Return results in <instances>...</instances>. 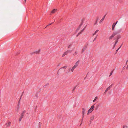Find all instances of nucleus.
Returning <instances> with one entry per match:
<instances>
[{"label": "nucleus", "instance_id": "obj_35", "mask_svg": "<svg viewBox=\"0 0 128 128\" xmlns=\"http://www.w3.org/2000/svg\"><path fill=\"white\" fill-rule=\"evenodd\" d=\"M72 45V44H70V45L69 46H68V48H70L71 47V46Z\"/></svg>", "mask_w": 128, "mask_h": 128}, {"label": "nucleus", "instance_id": "obj_39", "mask_svg": "<svg viewBox=\"0 0 128 128\" xmlns=\"http://www.w3.org/2000/svg\"><path fill=\"white\" fill-rule=\"evenodd\" d=\"M22 96H21V97H20V100H21V97H22ZM20 100H19V103H20Z\"/></svg>", "mask_w": 128, "mask_h": 128}, {"label": "nucleus", "instance_id": "obj_10", "mask_svg": "<svg viewBox=\"0 0 128 128\" xmlns=\"http://www.w3.org/2000/svg\"><path fill=\"white\" fill-rule=\"evenodd\" d=\"M86 28V27H84V28L80 32H79L78 34L77 35L76 37H78L80 34H81L84 31V30Z\"/></svg>", "mask_w": 128, "mask_h": 128}, {"label": "nucleus", "instance_id": "obj_46", "mask_svg": "<svg viewBox=\"0 0 128 128\" xmlns=\"http://www.w3.org/2000/svg\"><path fill=\"white\" fill-rule=\"evenodd\" d=\"M118 0L120 2H121V0Z\"/></svg>", "mask_w": 128, "mask_h": 128}, {"label": "nucleus", "instance_id": "obj_34", "mask_svg": "<svg viewBox=\"0 0 128 128\" xmlns=\"http://www.w3.org/2000/svg\"><path fill=\"white\" fill-rule=\"evenodd\" d=\"M55 20H54V22H52V23H51V24H49L48 25V26H49L50 25L52 24H53V23L54 22H55Z\"/></svg>", "mask_w": 128, "mask_h": 128}, {"label": "nucleus", "instance_id": "obj_33", "mask_svg": "<svg viewBox=\"0 0 128 128\" xmlns=\"http://www.w3.org/2000/svg\"><path fill=\"white\" fill-rule=\"evenodd\" d=\"M119 49L120 48H118V49H117L116 51V53H117V52H118Z\"/></svg>", "mask_w": 128, "mask_h": 128}, {"label": "nucleus", "instance_id": "obj_42", "mask_svg": "<svg viewBox=\"0 0 128 128\" xmlns=\"http://www.w3.org/2000/svg\"><path fill=\"white\" fill-rule=\"evenodd\" d=\"M118 21H117L116 23H114V24H116H116H117V23H118Z\"/></svg>", "mask_w": 128, "mask_h": 128}, {"label": "nucleus", "instance_id": "obj_21", "mask_svg": "<svg viewBox=\"0 0 128 128\" xmlns=\"http://www.w3.org/2000/svg\"><path fill=\"white\" fill-rule=\"evenodd\" d=\"M67 66H64V67H63L62 68H60V70H58V71H59V70H60L61 69H62V68H63L64 69H66L67 68Z\"/></svg>", "mask_w": 128, "mask_h": 128}, {"label": "nucleus", "instance_id": "obj_9", "mask_svg": "<svg viewBox=\"0 0 128 128\" xmlns=\"http://www.w3.org/2000/svg\"><path fill=\"white\" fill-rule=\"evenodd\" d=\"M94 115L92 116L90 118V122H92L94 118Z\"/></svg>", "mask_w": 128, "mask_h": 128}, {"label": "nucleus", "instance_id": "obj_38", "mask_svg": "<svg viewBox=\"0 0 128 128\" xmlns=\"http://www.w3.org/2000/svg\"><path fill=\"white\" fill-rule=\"evenodd\" d=\"M96 34V33H95V32H94L92 35V36H94V35H95Z\"/></svg>", "mask_w": 128, "mask_h": 128}, {"label": "nucleus", "instance_id": "obj_24", "mask_svg": "<svg viewBox=\"0 0 128 128\" xmlns=\"http://www.w3.org/2000/svg\"><path fill=\"white\" fill-rule=\"evenodd\" d=\"M77 54V51H76L73 54V55L74 56H76V55Z\"/></svg>", "mask_w": 128, "mask_h": 128}, {"label": "nucleus", "instance_id": "obj_47", "mask_svg": "<svg viewBox=\"0 0 128 128\" xmlns=\"http://www.w3.org/2000/svg\"><path fill=\"white\" fill-rule=\"evenodd\" d=\"M98 18H97L96 20H98Z\"/></svg>", "mask_w": 128, "mask_h": 128}, {"label": "nucleus", "instance_id": "obj_37", "mask_svg": "<svg viewBox=\"0 0 128 128\" xmlns=\"http://www.w3.org/2000/svg\"><path fill=\"white\" fill-rule=\"evenodd\" d=\"M92 123V122H89V125H90Z\"/></svg>", "mask_w": 128, "mask_h": 128}, {"label": "nucleus", "instance_id": "obj_51", "mask_svg": "<svg viewBox=\"0 0 128 128\" xmlns=\"http://www.w3.org/2000/svg\"><path fill=\"white\" fill-rule=\"evenodd\" d=\"M20 54V52H19V53H18V54Z\"/></svg>", "mask_w": 128, "mask_h": 128}, {"label": "nucleus", "instance_id": "obj_40", "mask_svg": "<svg viewBox=\"0 0 128 128\" xmlns=\"http://www.w3.org/2000/svg\"><path fill=\"white\" fill-rule=\"evenodd\" d=\"M116 45V44H114V46L113 48H114L115 47Z\"/></svg>", "mask_w": 128, "mask_h": 128}, {"label": "nucleus", "instance_id": "obj_25", "mask_svg": "<svg viewBox=\"0 0 128 128\" xmlns=\"http://www.w3.org/2000/svg\"><path fill=\"white\" fill-rule=\"evenodd\" d=\"M113 71H112L111 73H110V74L109 76H111L112 75V74H113Z\"/></svg>", "mask_w": 128, "mask_h": 128}, {"label": "nucleus", "instance_id": "obj_50", "mask_svg": "<svg viewBox=\"0 0 128 128\" xmlns=\"http://www.w3.org/2000/svg\"><path fill=\"white\" fill-rule=\"evenodd\" d=\"M125 67H126V66H125L124 67V68H125Z\"/></svg>", "mask_w": 128, "mask_h": 128}, {"label": "nucleus", "instance_id": "obj_32", "mask_svg": "<svg viewBox=\"0 0 128 128\" xmlns=\"http://www.w3.org/2000/svg\"><path fill=\"white\" fill-rule=\"evenodd\" d=\"M99 31V30H97L95 32L97 34Z\"/></svg>", "mask_w": 128, "mask_h": 128}, {"label": "nucleus", "instance_id": "obj_23", "mask_svg": "<svg viewBox=\"0 0 128 128\" xmlns=\"http://www.w3.org/2000/svg\"><path fill=\"white\" fill-rule=\"evenodd\" d=\"M123 128H128V127L126 125H124Z\"/></svg>", "mask_w": 128, "mask_h": 128}, {"label": "nucleus", "instance_id": "obj_43", "mask_svg": "<svg viewBox=\"0 0 128 128\" xmlns=\"http://www.w3.org/2000/svg\"><path fill=\"white\" fill-rule=\"evenodd\" d=\"M122 45L118 48H120V49L122 47Z\"/></svg>", "mask_w": 128, "mask_h": 128}, {"label": "nucleus", "instance_id": "obj_18", "mask_svg": "<svg viewBox=\"0 0 128 128\" xmlns=\"http://www.w3.org/2000/svg\"><path fill=\"white\" fill-rule=\"evenodd\" d=\"M98 99V96H97L96 97L94 100L93 101V102H95L96 100H97Z\"/></svg>", "mask_w": 128, "mask_h": 128}, {"label": "nucleus", "instance_id": "obj_49", "mask_svg": "<svg viewBox=\"0 0 128 128\" xmlns=\"http://www.w3.org/2000/svg\"><path fill=\"white\" fill-rule=\"evenodd\" d=\"M24 0V1H25V2H26V0Z\"/></svg>", "mask_w": 128, "mask_h": 128}, {"label": "nucleus", "instance_id": "obj_1", "mask_svg": "<svg viewBox=\"0 0 128 128\" xmlns=\"http://www.w3.org/2000/svg\"><path fill=\"white\" fill-rule=\"evenodd\" d=\"M80 62V60H78L75 64L74 66L72 68L71 71L72 72H73L74 70L78 66L79 63Z\"/></svg>", "mask_w": 128, "mask_h": 128}, {"label": "nucleus", "instance_id": "obj_27", "mask_svg": "<svg viewBox=\"0 0 128 128\" xmlns=\"http://www.w3.org/2000/svg\"><path fill=\"white\" fill-rule=\"evenodd\" d=\"M48 84H46L44 86V88H45L46 87V86H48Z\"/></svg>", "mask_w": 128, "mask_h": 128}, {"label": "nucleus", "instance_id": "obj_36", "mask_svg": "<svg viewBox=\"0 0 128 128\" xmlns=\"http://www.w3.org/2000/svg\"><path fill=\"white\" fill-rule=\"evenodd\" d=\"M76 86H75L74 87V89H73V91H74L75 90L76 88Z\"/></svg>", "mask_w": 128, "mask_h": 128}, {"label": "nucleus", "instance_id": "obj_16", "mask_svg": "<svg viewBox=\"0 0 128 128\" xmlns=\"http://www.w3.org/2000/svg\"><path fill=\"white\" fill-rule=\"evenodd\" d=\"M116 26V24H113L112 26V30H114L115 26Z\"/></svg>", "mask_w": 128, "mask_h": 128}, {"label": "nucleus", "instance_id": "obj_28", "mask_svg": "<svg viewBox=\"0 0 128 128\" xmlns=\"http://www.w3.org/2000/svg\"><path fill=\"white\" fill-rule=\"evenodd\" d=\"M118 40H116L115 44H116V45L118 43Z\"/></svg>", "mask_w": 128, "mask_h": 128}, {"label": "nucleus", "instance_id": "obj_19", "mask_svg": "<svg viewBox=\"0 0 128 128\" xmlns=\"http://www.w3.org/2000/svg\"><path fill=\"white\" fill-rule=\"evenodd\" d=\"M82 114V123L80 124V126H81V124H82V122L84 118V114Z\"/></svg>", "mask_w": 128, "mask_h": 128}, {"label": "nucleus", "instance_id": "obj_2", "mask_svg": "<svg viewBox=\"0 0 128 128\" xmlns=\"http://www.w3.org/2000/svg\"><path fill=\"white\" fill-rule=\"evenodd\" d=\"M124 29L121 28L118 30H117V31L115 32H114L115 34V35H116L117 34H118L120 33H123L124 32Z\"/></svg>", "mask_w": 128, "mask_h": 128}, {"label": "nucleus", "instance_id": "obj_31", "mask_svg": "<svg viewBox=\"0 0 128 128\" xmlns=\"http://www.w3.org/2000/svg\"><path fill=\"white\" fill-rule=\"evenodd\" d=\"M97 22H98V20H96V23L94 24L95 25H96L97 24Z\"/></svg>", "mask_w": 128, "mask_h": 128}, {"label": "nucleus", "instance_id": "obj_15", "mask_svg": "<svg viewBox=\"0 0 128 128\" xmlns=\"http://www.w3.org/2000/svg\"><path fill=\"white\" fill-rule=\"evenodd\" d=\"M114 85L113 84H112L110 86L108 87L106 89H107L108 90H110L112 87V86Z\"/></svg>", "mask_w": 128, "mask_h": 128}, {"label": "nucleus", "instance_id": "obj_8", "mask_svg": "<svg viewBox=\"0 0 128 128\" xmlns=\"http://www.w3.org/2000/svg\"><path fill=\"white\" fill-rule=\"evenodd\" d=\"M116 36L115 35V34L114 32L111 35V36H110L109 38V40H112V38L115 36Z\"/></svg>", "mask_w": 128, "mask_h": 128}, {"label": "nucleus", "instance_id": "obj_48", "mask_svg": "<svg viewBox=\"0 0 128 128\" xmlns=\"http://www.w3.org/2000/svg\"><path fill=\"white\" fill-rule=\"evenodd\" d=\"M126 68L127 69H128V66H127V67Z\"/></svg>", "mask_w": 128, "mask_h": 128}, {"label": "nucleus", "instance_id": "obj_5", "mask_svg": "<svg viewBox=\"0 0 128 128\" xmlns=\"http://www.w3.org/2000/svg\"><path fill=\"white\" fill-rule=\"evenodd\" d=\"M88 46V45H86L84 46V48H83L82 51V53L84 52L86 50V48Z\"/></svg>", "mask_w": 128, "mask_h": 128}, {"label": "nucleus", "instance_id": "obj_7", "mask_svg": "<svg viewBox=\"0 0 128 128\" xmlns=\"http://www.w3.org/2000/svg\"><path fill=\"white\" fill-rule=\"evenodd\" d=\"M87 109L85 108H82V114H85L87 111Z\"/></svg>", "mask_w": 128, "mask_h": 128}, {"label": "nucleus", "instance_id": "obj_3", "mask_svg": "<svg viewBox=\"0 0 128 128\" xmlns=\"http://www.w3.org/2000/svg\"><path fill=\"white\" fill-rule=\"evenodd\" d=\"M96 104H94V105H92L91 107V108L88 111V113L87 114L88 115H89L90 113H92L94 110L95 106L94 105Z\"/></svg>", "mask_w": 128, "mask_h": 128}, {"label": "nucleus", "instance_id": "obj_44", "mask_svg": "<svg viewBox=\"0 0 128 128\" xmlns=\"http://www.w3.org/2000/svg\"><path fill=\"white\" fill-rule=\"evenodd\" d=\"M108 91V90L107 89H106L105 91L107 92Z\"/></svg>", "mask_w": 128, "mask_h": 128}, {"label": "nucleus", "instance_id": "obj_12", "mask_svg": "<svg viewBox=\"0 0 128 128\" xmlns=\"http://www.w3.org/2000/svg\"><path fill=\"white\" fill-rule=\"evenodd\" d=\"M40 50L38 51H36L32 53V54H38L39 53L40 51Z\"/></svg>", "mask_w": 128, "mask_h": 128}, {"label": "nucleus", "instance_id": "obj_45", "mask_svg": "<svg viewBox=\"0 0 128 128\" xmlns=\"http://www.w3.org/2000/svg\"><path fill=\"white\" fill-rule=\"evenodd\" d=\"M128 62V60L126 61V65L127 64Z\"/></svg>", "mask_w": 128, "mask_h": 128}, {"label": "nucleus", "instance_id": "obj_4", "mask_svg": "<svg viewBox=\"0 0 128 128\" xmlns=\"http://www.w3.org/2000/svg\"><path fill=\"white\" fill-rule=\"evenodd\" d=\"M84 19H82V23L80 25L78 28L76 30V32H77L78 30H79L80 29L81 26L83 25L84 24Z\"/></svg>", "mask_w": 128, "mask_h": 128}, {"label": "nucleus", "instance_id": "obj_26", "mask_svg": "<svg viewBox=\"0 0 128 128\" xmlns=\"http://www.w3.org/2000/svg\"><path fill=\"white\" fill-rule=\"evenodd\" d=\"M41 123L39 122V128H41Z\"/></svg>", "mask_w": 128, "mask_h": 128}, {"label": "nucleus", "instance_id": "obj_30", "mask_svg": "<svg viewBox=\"0 0 128 128\" xmlns=\"http://www.w3.org/2000/svg\"><path fill=\"white\" fill-rule=\"evenodd\" d=\"M22 118H21V117H20V119H19V121L20 122L21 121L22 119Z\"/></svg>", "mask_w": 128, "mask_h": 128}, {"label": "nucleus", "instance_id": "obj_6", "mask_svg": "<svg viewBox=\"0 0 128 128\" xmlns=\"http://www.w3.org/2000/svg\"><path fill=\"white\" fill-rule=\"evenodd\" d=\"M69 52L71 53V52L70 51V50H68V51H66L63 54V55H62V57L64 56L65 55H67L68 54V53Z\"/></svg>", "mask_w": 128, "mask_h": 128}, {"label": "nucleus", "instance_id": "obj_29", "mask_svg": "<svg viewBox=\"0 0 128 128\" xmlns=\"http://www.w3.org/2000/svg\"><path fill=\"white\" fill-rule=\"evenodd\" d=\"M71 69H71V68H69V69L68 70V72H70V71L71 72Z\"/></svg>", "mask_w": 128, "mask_h": 128}, {"label": "nucleus", "instance_id": "obj_20", "mask_svg": "<svg viewBox=\"0 0 128 128\" xmlns=\"http://www.w3.org/2000/svg\"><path fill=\"white\" fill-rule=\"evenodd\" d=\"M98 36V35H96V36L95 38H94V40L92 41V42H94V41H95L96 40V38H97Z\"/></svg>", "mask_w": 128, "mask_h": 128}, {"label": "nucleus", "instance_id": "obj_13", "mask_svg": "<svg viewBox=\"0 0 128 128\" xmlns=\"http://www.w3.org/2000/svg\"><path fill=\"white\" fill-rule=\"evenodd\" d=\"M26 113V111H24L23 112V113L21 114V116L20 117L22 118H23L24 116V115Z\"/></svg>", "mask_w": 128, "mask_h": 128}, {"label": "nucleus", "instance_id": "obj_11", "mask_svg": "<svg viewBox=\"0 0 128 128\" xmlns=\"http://www.w3.org/2000/svg\"><path fill=\"white\" fill-rule=\"evenodd\" d=\"M106 16V14L104 16V17L102 18V19L100 21V24L104 20V19L105 18Z\"/></svg>", "mask_w": 128, "mask_h": 128}, {"label": "nucleus", "instance_id": "obj_22", "mask_svg": "<svg viewBox=\"0 0 128 128\" xmlns=\"http://www.w3.org/2000/svg\"><path fill=\"white\" fill-rule=\"evenodd\" d=\"M121 37V36L120 35H119L118 36L117 39L116 40H118Z\"/></svg>", "mask_w": 128, "mask_h": 128}, {"label": "nucleus", "instance_id": "obj_14", "mask_svg": "<svg viewBox=\"0 0 128 128\" xmlns=\"http://www.w3.org/2000/svg\"><path fill=\"white\" fill-rule=\"evenodd\" d=\"M11 124V122H9L8 123H7L6 126L8 127H9L10 126Z\"/></svg>", "mask_w": 128, "mask_h": 128}, {"label": "nucleus", "instance_id": "obj_17", "mask_svg": "<svg viewBox=\"0 0 128 128\" xmlns=\"http://www.w3.org/2000/svg\"><path fill=\"white\" fill-rule=\"evenodd\" d=\"M57 10V9H54L52 11V13L54 14L56 12Z\"/></svg>", "mask_w": 128, "mask_h": 128}, {"label": "nucleus", "instance_id": "obj_41", "mask_svg": "<svg viewBox=\"0 0 128 128\" xmlns=\"http://www.w3.org/2000/svg\"><path fill=\"white\" fill-rule=\"evenodd\" d=\"M107 92L105 91V92L104 93V94H106V93Z\"/></svg>", "mask_w": 128, "mask_h": 128}]
</instances>
